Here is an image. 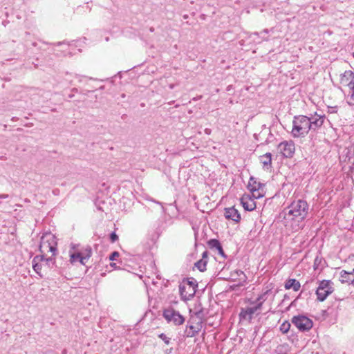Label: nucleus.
Masks as SVG:
<instances>
[{
  "mask_svg": "<svg viewBox=\"0 0 354 354\" xmlns=\"http://www.w3.org/2000/svg\"><path fill=\"white\" fill-rule=\"evenodd\" d=\"M353 57H354V53H353Z\"/></svg>",
  "mask_w": 354,
  "mask_h": 354,
  "instance_id": "nucleus-48",
  "label": "nucleus"
},
{
  "mask_svg": "<svg viewBox=\"0 0 354 354\" xmlns=\"http://www.w3.org/2000/svg\"><path fill=\"white\" fill-rule=\"evenodd\" d=\"M206 255V253H203V257H204Z\"/></svg>",
  "mask_w": 354,
  "mask_h": 354,
  "instance_id": "nucleus-47",
  "label": "nucleus"
},
{
  "mask_svg": "<svg viewBox=\"0 0 354 354\" xmlns=\"http://www.w3.org/2000/svg\"><path fill=\"white\" fill-rule=\"evenodd\" d=\"M115 265V263H111V266H114Z\"/></svg>",
  "mask_w": 354,
  "mask_h": 354,
  "instance_id": "nucleus-45",
  "label": "nucleus"
},
{
  "mask_svg": "<svg viewBox=\"0 0 354 354\" xmlns=\"http://www.w3.org/2000/svg\"><path fill=\"white\" fill-rule=\"evenodd\" d=\"M110 239H111V242L114 243L118 239V236L115 232H112L110 234Z\"/></svg>",
  "mask_w": 354,
  "mask_h": 354,
  "instance_id": "nucleus-29",
  "label": "nucleus"
},
{
  "mask_svg": "<svg viewBox=\"0 0 354 354\" xmlns=\"http://www.w3.org/2000/svg\"><path fill=\"white\" fill-rule=\"evenodd\" d=\"M73 97V95H69V97H70V98H71V97Z\"/></svg>",
  "mask_w": 354,
  "mask_h": 354,
  "instance_id": "nucleus-43",
  "label": "nucleus"
},
{
  "mask_svg": "<svg viewBox=\"0 0 354 354\" xmlns=\"http://www.w3.org/2000/svg\"><path fill=\"white\" fill-rule=\"evenodd\" d=\"M236 273H237L238 276L243 275V277H245V274H244L243 272V271H241V270H238V271L236 272Z\"/></svg>",
  "mask_w": 354,
  "mask_h": 354,
  "instance_id": "nucleus-35",
  "label": "nucleus"
},
{
  "mask_svg": "<svg viewBox=\"0 0 354 354\" xmlns=\"http://www.w3.org/2000/svg\"><path fill=\"white\" fill-rule=\"evenodd\" d=\"M204 132L205 134L207 135H209L212 132L211 129H208V128H206L205 130H204Z\"/></svg>",
  "mask_w": 354,
  "mask_h": 354,
  "instance_id": "nucleus-34",
  "label": "nucleus"
},
{
  "mask_svg": "<svg viewBox=\"0 0 354 354\" xmlns=\"http://www.w3.org/2000/svg\"><path fill=\"white\" fill-rule=\"evenodd\" d=\"M53 256L50 257L46 258L44 257V262L45 263V265L47 266L48 268H53V266L55 264V259L53 258Z\"/></svg>",
  "mask_w": 354,
  "mask_h": 354,
  "instance_id": "nucleus-23",
  "label": "nucleus"
},
{
  "mask_svg": "<svg viewBox=\"0 0 354 354\" xmlns=\"http://www.w3.org/2000/svg\"><path fill=\"white\" fill-rule=\"evenodd\" d=\"M57 239L51 232H46L41 237L39 250L42 254L51 252L52 256H55L57 252Z\"/></svg>",
  "mask_w": 354,
  "mask_h": 354,
  "instance_id": "nucleus-4",
  "label": "nucleus"
},
{
  "mask_svg": "<svg viewBox=\"0 0 354 354\" xmlns=\"http://www.w3.org/2000/svg\"><path fill=\"white\" fill-rule=\"evenodd\" d=\"M44 259V255L36 256L32 259V268L36 273H37L40 277H42L40 272L41 270V264L39 263V261H43Z\"/></svg>",
  "mask_w": 354,
  "mask_h": 354,
  "instance_id": "nucleus-16",
  "label": "nucleus"
},
{
  "mask_svg": "<svg viewBox=\"0 0 354 354\" xmlns=\"http://www.w3.org/2000/svg\"><path fill=\"white\" fill-rule=\"evenodd\" d=\"M337 106H330L328 107V112L330 113H336L337 112Z\"/></svg>",
  "mask_w": 354,
  "mask_h": 354,
  "instance_id": "nucleus-31",
  "label": "nucleus"
},
{
  "mask_svg": "<svg viewBox=\"0 0 354 354\" xmlns=\"http://www.w3.org/2000/svg\"><path fill=\"white\" fill-rule=\"evenodd\" d=\"M224 216L228 220H232L235 223H239L241 215L234 207L224 209Z\"/></svg>",
  "mask_w": 354,
  "mask_h": 354,
  "instance_id": "nucleus-12",
  "label": "nucleus"
},
{
  "mask_svg": "<svg viewBox=\"0 0 354 354\" xmlns=\"http://www.w3.org/2000/svg\"><path fill=\"white\" fill-rule=\"evenodd\" d=\"M278 149L284 157L290 158L295 153V147L292 140L283 141L279 144Z\"/></svg>",
  "mask_w": 354,
  "mask_h": 354,
  "instance_id": "nucleus-10",
  "label": "nucleus"
},
{
  "mask_svg": "<svg viewBox=\"0 0 354 354\" xmlns=\"http://www.w3.org/2000/svg\"><path fill=\"white\" fill-rule=\"evenodd\" d=\"M292 322L301 331L309 330L313 327V321L304 315L294 316Z\"/></svg>",
  "mask_w": 354,
  "mask_h": 354,
  "instance_id": "nucleus-9",
  "label": "nucleus"
},
{
  "mask_svg": "<svg viewBox=\"0 0 354 354\" xmlns=\"http://www.w3.org/2000/svg\"><path fill=\"white\" fill-rule=\"evenodd\" d=\"M324 115H317V118L315 119L310 118V129L315 131L322 127L324 124Z\"/></svg>",
  "mask_w": 354,
  "mask_h": 354,
  "instance_id": "nucleus-17",
  "label": "nucleus"
},
{
  "mask_svg": "<svg viewBox=\"0 0 354 354\" xmlns=\"http://www.w3.org/2000/svg\"><path fill=\"white\" fill-rule=\"evenodd\" d=\"M118 257H119V252H117V251H115V252H112L111 254L110 255L109 260L110 261H113Z\"/></svg>",
  "mask_w": 354,
  "mask_h": 354,
  "instance_id": "nucleus-28",
  "label": "nucleus"
},
{
  "mask_svg": "<svg viewBox=\"0 0 354 354\" xmlns=\"http://www.w3.org/2000/svg\"><path fill=\"white\" fill-rule=\"evenodd\" d=\"M340 84L348 87L354 85V71L351 70L344 71L340 76Z\"/></svg>",
  "mask_w": 354,
  "mask_h": 354,
  "instance_id": "nucleus-11",
  "label": "nucleus"
},
{
  "mask_svg": "<svg viewBox=\"0 0 354 354\" xmlns=\"http://www.w3.org/2000/svg\"><path fill=\"white\" fill-rule=\"evenodd\" d=\"M262 39L263 41H268V39L267 37H262Z\"/></svg>",
  "mask_w": 354,
  "mask_h": 354,
  "instance_id": "nucleus-39",
  "label": "nucleus"
},
{
  "mask_svg": "<svg viewBox=\"0 0 354 354\" xmlns=\"http://www.w3.org/2000/svg\"><path fill=\"white\" fill-rule=\"evenodd\" d=\"M173 348H167L164 351V354H171L172 353Z\"/></svg>",
  "mask_w": 354,
  "mask_h": 354,
  "instance_id": "nucleus-33",
  "label": "nucleus"
},
{
  "mask_svg": "<svg viewBox=\"0 0 354 354\" xmlns=\"http://www.w3.org/2000/svg\"><path fill=\"white\" fill-rule=\"evenodd\" d=\"M339 281L342 283H348L354 286V268L351 272L342 270L340 272Z\"/></svg>",
  "mask_w": 354,
  "mask_h": 354,
  "instance_id": "nucleus-14",
  "label": "nucleus"
},
{
  "mask_svg": "<svg viewBox=\"0 0 354 354\" xmlns=\"http://www.w3.org/2000/svg\"><path fill=\"white\" fill-rule=\"evenodd\" d=\"M310 130V118L305 115H297L292 121V136L294 138L304 137Z\"/></svg>",
  "mask_w": 354,
  "mask_h": 354,
  "instance_id": "nucleus-3",
  "label": "nucleus"
},
{
  "mask_svg": "<svg viewBox=\"0 0 354 354\" xmlns=\"http://www.w3.org/2000/svg\"><path fill=\"white\" fill-rule=\"evenodd\" d=\"M169 88L172 89V88H174V85H173V84H171V85L169 86Z\"/></svg>",
  "mask_w": 354,
  "mask_h": 354,
  "instance_id": "nucleus-41",
  "label": "nucleus"
},
{
  "mask_svg": "<svg viewBox=\"0 0 354 354\" xmlns=\"http://www.w3.org/2000/svg\"><path fill=\"white\" fill-rule=\"evenodd\" d=\"M309 210L308 203L302 199L293 201L283 211L285 225L293 232L302 228L301 223L306 218Z\"/></svg>",
  "mask_w": 354,
  "mask_h": 354,
  "instance_id": "nucleus-1",
  "label": "nucleus"
},
{
  "mask_svg": "<svg viewBox=\"0 0 354 354\" xmlns=\"http://www.w3.org/2000/svg\"><path fill=\"white\" fill-rule=\"evenodd\" d=\"M91 254H92L91 248H88V249H86L85 250V252L82 254V256H84V257H86V259L88 260L91 257Z\"/></svg>",
  "mask_w": 354,
  "mask_h": 354,
  "instance_id": "nucleus-27",
  "label": "nucleus"
},
{
  "mask_svg": "<svg viewBox=\"0 0 354 354\" xmlns=\"http://www.w3.org/2000/svg\"><path fill=\"white\" fill-rule=\"evenodd\" d=\"M208 245L212 249H216L218 251L219 254L223 255V250L220 243V242L217 239H210L208 241Z\"/></svg>",
  "mask_w": 354,
  "mask_h": 354,
  "instance_id": "nucleus-20",
  "label": "nucleus"
},
{
  "mask_svg": "<svg viewBox=\"0 0 354 354\" xmlns=\"http://www.w3.org/2000/svg\"><path fill=\"white\" fill-rule=\"evenodd\" d=\"M196 288L197 283L194 279H188L186 284H180L179 286V292L183 300L187 301L193 297L196 293Z\"/></svg>",
  "mask_w": 354,
  "mask_h": 354,
  "instance_id": "nucleus-5",
  "label": "nucleus"
},
{
  "mask_svg": "<svg viewBox=\"0 0 354 354\" xmlns=\"http://www.w3.org/2000/svg\"><path fill=\"white\" fill-rule=\"evenodd\" d=\"M151 201H152L153 202H154V203H157V204H159V205H162V203H160V202H158V201H156L155 200H151Z\"/></svg>",
  "mask_w": 354,
  "mask_h": 354,
  "instance_id": "nucleus-38",
  "label": "nucleus"
},
{
  "mask_svg": "<svg viewBox=\"0 0 354 354\" xmlns=\"http://www.w3.org/2000/svg\"><path fill=\"white\" fill-rule=\"evenodd\" d=\"M263 32H264V33H268V32H269V30H268V29H264V30L261 32V33H263Z\"/></svg>",
  "mask_w": 354,
  "mask_h": 354,
  "instance_id": "nucleus-37",
  "label": "nucleus"
},
{
  "mask_svg": "<svg viewBox=\"0 0 354 354\" xmlns=\"http://www.w3.org/2000/svg\"><path fill=\"white\" fill-rule=\"evenodd\" d=\"M158 337L161 339L167 345H169L171 342V338L167 337L165 333L159 334Z\"/></svg>",
  "mask_w": 354,
  "mask_h": 354,
  "instance_id": "nucleus-26",
  "label": "nucleus"
},
{
  "mask_svg": "<svg viewBox=\"0 0 354 354\" xmlns=\"http://www.w3.org/2000/svg\"><path fill=\"white\" fill-rule=\"evenodd\" d=\"M162 315L168 323H171L176 326L181 325L185 322L184 317L172 307H168L164 309Z\"/></svg>",
  "mask_w": 354,
  "mask_h": 354,
  "instance_id": "nucleus-7",
  "label": "nucleus"
},
{
  "mask_svg": "<svg viewBox=\"0 0 354 354\" xmlns=\"http://www.w3.org/2000/svg\"><path fill=\"white\" fill-rule=\"evenodd\" d=\"M290 324L288 322H284L281 326H280V330L283 333H287L290 329Z\"/></svg>",
  "mask_w": 354,
  "mask_h": 354,
  "instance_id": "nucleus-24",
  "label": "nucleus"
},
{
  "mask_svg": "<svg viewBox=\"0 0 354 354\" xmlns=\"http://www.w3.org/2000/svg\"><path fill=\"white\" fill-rule=\"evenodd\" d=\"M248 189L252 192V197L254 198H260L265 195V185L257 182L254 177L250 178Z\"/></svg>",
  "mask_w": 354,
  "mask_h": 354,
  "instance_id": "nucleus-8",
  "label": "nucleus"
},
{
  "mask_svg": "<svg viewBox=\"0 0 354 354\" xmlns=\"http://www.w3.org/2000/svg\"><path fill=\"white\" fill-rule=\"evenodd\" d=\"M72 91H74V92H77V88H74L72 89Z\"/></svg>",
  "mask_w": 354,
  "mask_h": 354,
  "instance_id": "nucleus-40",
  "label": "nucleus"
},
{
  "mask_svg": "<svg viewBox=\"0 0 354 354\" xmlns=\"http://www.w3.org/2000/svg\"><path fill=\"white\" fill-rule=\"evenodd\" d=\"M261 162L262 163L263 168L268 169L272 167V154L270 152L265 153L260 157Z\"/></svg>",
  "mask_w": 354,
  "mask_h": 354,
  "instance_id": "nucleus-18",
  "label": "nucleus"
},
{
  "mask_svg": "<svg viewBox=\"0 0 354 354\" xmlns=\"http://www.w3.org/2000/svg\"><path fill=\"white\" fill-rule=\"evenodd\" d=\"M300 287V283L295 279H290L285 283V288L287 290L292 289L294 291H298Z\"/></svg>",
  "mask_w": 354,
  "mask_h": 354,
  "instance_id": "nucleus-19",
  "label": "nucleus"
},
{
  "mask_svg": "<svg viewBox=\"0 0 354 354\" xmlns=\"http://www.w3.org/2000/svg\"><path fill=\"white\" fill-rule=\"evenodd\" d=\"M207 261L201 259L195 263V266L201 271L204 272L206 270Z\"/></svg>",
  "mask_w": 354,
  "mask_h": 354,
  "instance_id": "nucleus-22",
  "label": "nucleus"
},
{
  "mask_svg": "<svg viewBox=\"0 0 354 354\" xmlns=\"http://www.w3.org/2000/svg\"><path fill=\"white\" fill-rule=\"evenodd\" d=\"M254 35H258L259 33L258 32H254Z\"/></svg>",
  "mask_w": 354,
  "mask_h": 354,
  "instance_id": "nucleus-44",
  "label": "nucleus"
},
{
  "mask_svg": "<svg viewBox=\"0 0 354 354\" xmlns=\"http://www.w3.org/2000/svg\"><path fill=\"white\" fill-rule=\"evenodd\" d=\"M81 253L80 252H77V253H73V254H71L70 255V261L71 263H73L76 261H80V256H81Z\"/></svg>",
  "mask_w": 354,
  "mask_h": 354,
  "instance_id": "nucleus-25",
  "label": "nucleus"
},
{
  "mask_svg": "<svg viewBox=\"0 0 354 354\" xmlns=\"http://www.w3.org/2000/svg\"><path fill=\"white\" fill-rule=\"evenodd\" d=\"M349 91L348 92V103L351 105H354V84L348 87Z\"/></svg>",
  "mask_w": 354,
  "mask_h": 354,
  "instance_id": "nucleus-21",
  "label": "nucleus"
},
{
  "mask_svg": "<svg viewBox=\"0 0 354 354\" xmlns=\"http://www.w3.org/2000/svg\"><path fill=\"white\" fill-rule=\"evenodd\" d=\"M86 261H87L86 257H84V256H82V254L80 256V262L81 263V264L85 265Z\"/></svg>",
  "mask_w": 354,
  "mask_h": 354,
  "instance_id": "nucleus-30",
  "label": "nucleus"
},
{
  "mask_svg": "<svg viewBox=\"0 0 354 354\" xmlns=\"http://www.w3.org/2000/svg\"><path fill=\"white\" fill-rule=\"evenodd\" d=\"M202 327V322L201 321L196 322L195 324H190L187 326L185 330V335L188 337H193L198 334Z\"/></svg>",
  "mask_w": 354,
  "mask_h": 354,
  "instance_id": "nucleus-13",
  "label": "nucleus"
},
{
  "mask_svg": "<svg viewBox=\"0 0 354 354\" xmlns=\"http://www.w3.org/2000/svg\"><path fill=\"white\" fill-rule=\"evenodd\" d=\"M187 291H188V288H187V289L185 290V293L187 292Z\"/></svg>",
  "mask_w": 354,
  "mask_h": 354,
  "instance_id": "nucleus-46",
  "label": "nucleus"
},
{
  "mask_svg": "<svg viewBox=\"0 0 354 354\" xmlns=\"http://www.w3.org/2000/svg\"><path fill=\"white\" fill-rule=\"evenodd\" d=\"M75 77L78 79V81L80 82H81L82 81L83 78L86 77L85 76H82V75H77V74L75 75Z\"/></svg>",
  "mask_w": 354,
  "mask_h": 354,
  "instance_id": "nucleus-32",
  "label": "nucleus"
},
{
  "mask_svg": "<svg viewBox=\"0 0 354 354\" xmlns=\"http://www.w3.org/2000/svg\"><path fill=\"white\" fill-rule=\"evenodd\" d=\"M243 207L247 211H252L256 208V203L250 196H243L241 198Z\"/></svg>",
  "mask_w": 354,
  "mask_h": 354,
  "instance_id": "nucleus-15",
  "label": "nucleus"
},
{
  "mask_svg": "<svg viewBox=\"0 0 354 354\" xmlns=\"http://www.w3.org/2000/svg\"><path fill=\"white\" fill-rule=\"evenodd\" d=\"M8 197V194H0V198H6Z\"/></svg>",
  "mask_w": 354,
  "mask_h": 354,
  "instance_id": "nucleus-36",
  "label": "nucleus"
},
{
  "mask_svg": "<svg viewBox=\"0 0 354 354\" xmlns=\"http://www.w3.org/2000/svg\"><path fill=\"white\" fill-rule=\"evenodd\" d=\"M333 285V283L330 280H322L319 282L316 290L317 299L319 301H324L334 291Z\"/></svg>",
  "mask_w": 354,
  "mask_h": 354,
  "instance_id": "nucleus-6",
  "label": "nucleus"
},
{
  "mask_svg": "<svg viewBox=\"0 0 354 354\" xmlns=\"http://www.w3.org/2000/svg\"><path fill=\"white\" fill-rule=\"evenodd\" d=\"M271 293L270 290H268L259 295L255 301H250V304L253 306L243 308L239 313L240 321H248L251 322L254 315H259L261 313L263 303L267 300L268 295Z\"/></svg>",
  "mask_w": 354,
  "mask_h": 354,
  "instance_id": "nucleus-2",
  "label": "nucleus"
},
{
  "mask_svg": "<svg viewBox=\"0 0 354 354\" xmlns=\"http://www.w3.org/2000/svg\"><path fill=\"white\" fill-rule=\"evenodd\" d=\"M62 44V42H58V43L57 44V46H59V45H60V44Z\"/></svg>",
  "mask_w": 354,
  "mask_h": 354,
  "instance_id": "nucleus-42",
  "label": "nucleus"
}]
</instances>
